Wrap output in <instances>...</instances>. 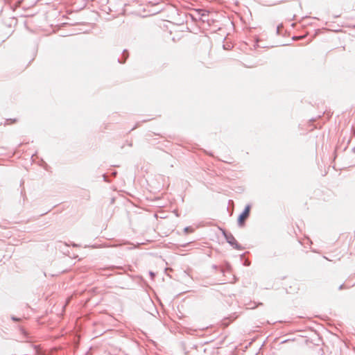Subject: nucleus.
<instances>
[{
  "label": "nucleus",
  "instance_id": "obj_2",
  "mask_svg": "<svg viewBox=\"0 0 355 355\" xmlns=\"http://www.w3.org/2000/svg\"><path fill=\"white\" fill-rule=\"evenodd\" d=\"M8 123L6 124H11L15 122V120L9 119L7 120Z\"/></svg>",
  "mask_w": 355,
  "mask_h": 355
},
{
  "label": "nucleus",
  "instance_id": "obj_1",
  "mask_svg": "<svg viewBox=\"0 0 355 355\" xmlns=\"http://www.w3.org/2000/svg\"><path fill=\"white\" fill-rule=\"evenodd\" d=\"M251 207L250 205H247L244 209V211L241 214L238 218V222L240 225H243L245 220L248 218L250 215Z\"/></svg>",
  "mask_w": 355,
  "mask_h": 355
}]
</instances>
